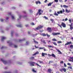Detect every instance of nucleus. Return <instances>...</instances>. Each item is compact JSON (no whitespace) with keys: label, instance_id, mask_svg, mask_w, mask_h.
<instances>
[{"label":"nucleus","instance_id":"nucleus-1","mask_svg":"<svg viewBox=\"0 0 73 73\" xmlns=\"http://www.w3.org/2000/svg\"><path fill=\"white\" fill-rule=\"evenodd\" d=\"M43 27H44V26H42L41 25H39V26L36 28L35 29H34V30L36 31L37 30H39V29L42 28Z\"/></svg>","mask_w":73,"mask_h":73},{"label":"nucleus","instance_id":"nucleus-2","mask_svg":"<svg viewBox=\"0 0 73 73\" xmlns=\"http://www.w3.org/2000/svg\"><path fill=\"white\" fill-rule=\"evenodd\" d=\"M60 71V72H62L63 71L64 72H66V68H62V69H60L59 70Z\"/></svg>","mask_w":73,"mask_h":73},{"label":"nucleus","instance_id":"nucleus-3","mask_svg":"<svg viewBox=\"0 0 73 73\" xmlns=\"http://www.w3.org/2000/svg\"><path fill=\"white\" fill-rule=\"evenodd\" d=\"M52 35L53 36H57V35H60V33H56L53 32L52 33Z\"/></svg>","mask_w":73,"mask_h":73},{"label":"nucleus","instance_id":"nucleus-4","mask_svg":"<svg viewBox=\"0 0 73 73\" xmlns=\"http://www.w3.org/2000/svg\"><path fill=\"white\" fill-rule=\"evenodd\" d=\"M47 31L48 32H52V28L50 27H48L47 29Z\"/></svg>","mask_w":73,"mask_h":73},{"label":"nucleus","instance_id":"nucleus-5","mask_svg":"<svg viewBox=\"0 0 73 73\" xmlns=\"http://www.w3.org/2000/svg\"><path fill=\"white\" fill-rule=\"evenodd\" d=\"M61 25L63 27V28H66V24L64 22H62L61 24Z\"/></svg>","mask_w":73,"mask_h":73},{"label":"nucleus","instance_id":"nucleus-6","mask_svg":"<svg viewBox=\"0 0 73 73\" xmlns=\"http://www.w3.org/2000/svg\"><path fill=\"white\" fill-rule=\"evenodd\" d=\"M1 60L5 64H6L7 63V62L6 60H3V59H1Z\"/></svg>","mask_w":73,"mask_h":73},{"label":"nucleus","instance_id":"nucleus-7","mask_svg":"<svg viewBox=\"0 0 73 73\" xmlns=\"http://www.w3.org/2000/svg\"><path fill=\"white\" fill-rule=\"evenodd\" d=\"M70 59L68 60V61L70 62H73V57H70Z\"/></svg>","mask_w":73,"mask_h":73},{"label":"nucleus","instance_id":"nucleus-8","mask_svg":"<svg viewBox=\"0 0 73 73\" xmlns=\"http://www.w3.org/2000/svg\"><path fill=\"white\" fill-rule=\"evenodd\" d=\"M36 64V63L35 62H30V64L31 66H35V64Z\"/></svg>","mask_w":73,"mask_h":73},{"label":"nucleus","instance_id":"nucleus-9","mask_svg":"<svg viewBox=\"0 0 73 73\" xmlns=\"http://www.w3.org/2000/svg\"><path fill=\"white\" fill-rule=\"evenodd\" d=\"M47 71L48 73H53V72H52V69L50 68H49L48 69Z\"/></svg>","mask_w":73,"mask_h":73},{"label":"nucleus","instance_id":"nucleus-10","mask_svg":"<svg viewBox=\"0 0 73 73\" xmlns=\"http://www.w3.org/2000/svg\"><path fill=\"white\" fill-rule=\"evenodd\" d=\"M41 9H39L38 10V13L39 15H41V14H42V13H41Z\"/></svg>","mask_w":73,"mask_h":73},{"label":"nucleus","instance_id":"nucleus-11","mask_svg":"<svg viewBox=\"0 0 73 73\" xmlns=\"http://www.w3.org/2000/svg\"><path fill=\"white\" fill-rule=\"evenodd\" d=\"M5 39H6V37H4L3 36H2L1 39V41H4V40H5Z\"/></svg>","mask_w":73,"mask_h":73},{"label":"nucleus","instance_id":"nucleus-12","mask_svg":"<svg viewBox=\"0 0 73 73\" xmlns=\"http://www.w3.org/2000/svg\"><path fill=\"white\" fill-rule=\"evenodd\" d=\"M33 42L35 44H38V42L36 41V40H35V39H33Z\"/></svg>","mask_w":73,"mask_h":73},{"label":"nucleus","instance_id":"nucleus-13","mask_svg":"<svg viewBox=\"0 0 73 73\" xmlns=\"http://www.w3.org/2000/svg\"><path fill=\"white\" fill-rule=\"evenodd\" d=\"M72 44V42H68L67 43L65 44V45H69L70 44Z\"/></svg>","mask_w":73,"mask_h":73},{"label":"nucleus","instance_id":"nucleus-14","mask_svg":"<svg viewBox=\"0 0 73 73\" xmlns=\"http://www.w3.org/2000/svg\"><path fill=\"white\" fill-rule=\"evenodd\" d=\"M45 55H47V54L44 53H42V57H45Z\"/></svg>","mask_w":73,"mask_h":73},{"label":"nucleus","instance_id":"nucleus-15","mask_svg":"<svg viewBox=\"0 0 73 73\" xmlns=\"http://www.w3.org/2000/svg\"><path fill=\"white\" fill-rule=\"evenodd\" d=\"M52 4H53V2L50 3L47 5V6L48 7H49V6H51V5H52Z\"/></svg>","mask_w":73,"mask_h":73},{"label":"nucleus","instance_id":"nucleus-16","mask_svg":"<svg viewBox=\"0 0 73 73\" xmlns=\"http://www.w3.org/2000/svg\"><path fill=\"white\" fill-rule=\"evenodd\" d=\"M40 35L42 36H46V34H45V33H43L40 34Z\"/></svg>","mask_w":73,"mask_h":73},{"label":"nucleus","instance_id":"nucleus-17","mask_svg":"<svg viewBox=\"0 0 73 73\" xmlns=\"http://www.w3.org/2000/svg\"><path fill=\"white\" fill-rule=\"evenodd\" d=\"M57 13L58 14H60V13L62 14V11H60V12L59 11H58L57 12Z\"/></svg>","mask_w":73,"mask_h":73},{"label":"nucleus","instance_id":"nucleus-18","mask_svg":"<svg viewBox=\"0 0 73 73\" xmlns=\"http://www.w3.org/2000/svg\"><path fill=\"white\" fill-rule=\"evenodd\" d=\"M65 11H66V12H67V13H69L70 12H71V11L70 10L68 11L67 9H66L65 10Z\"/></svg>","mask_w":73,"mask_h":73},{"label":"nucleus","instance_id":"nucleus-19","mask_svg":"<svg viewBox=\"0 0 73 73\" xmlns=\"http://www.w3.org/2000/svg\"><path fill=\"white\" fill-rule=\"evenodd\" d=\"M57 51L59 52V54H62V52H61V51H60L58 49H57Z\"/></svg>","mask_w":73,"mask_h":73},{"label":"nucleus","instance_id":"nucleus-20","mask_svg":"<svg viewBox=\"0 0 73 73\" xmlns=\"http://www.w3.org/2000/svg\"><path fill=\"white\" fill-rule=\"evenodd\" d=\"M38 62H39L40 64H44V62H43V61H41L40 60H38Z\"/></svg>","mask_w":73,"mask_h":73},{"label":"nucleus","instance_id":"nucleus-21","mask_svg":"<svg viewBox=\"0 0 73 73\" xmlns=\"http://www.w3.org/2000/svg\"><path fill=\"white\" fill-rule=\"evenodd\" d=\"M51 56H52L53 57H54V58H56V56H55V55L54 54H51Z\"/></svg>","mask_w":73,"mask_h":73},{"label":"nucleus","instance_id":"nucleus-22","mask_svg":"<svg viewBox=\"0 0 73 73\" xmlns=\"http://www.w3.org/2000/svg\"><path fill=\"white\" fill-rule=\"evenodd\" d=\"M25 38H24L23 40H19V42H21V41H24V40H25Z\"/></svg>","mask_w":73,"mask_h":73},{"label":"nucleus","instance_id":"nucleus-23","mask_svg":"<svg viewBox=\"0 0 73 73\" xmlns=\"http://www.w3.org/2000/svg\"><path fill=\"white\" fill-rule=\"evenodd\" d=\"M43 18L45 19V20H48V18L47 17H46L45 16H44Z\"/></svg>","mask_w":73,"mask_h":73},{"label":"nucleus","instance_id":"nucleus-24","mask_svg":"<svg viewBox=\"0 0 73 73\" xmlns=\"http://www.w3.org/2000/svg\"><path fill=\"white\" fill-rule=\"evenodd\" d=\"M38 53H39V52H38L37 51L36 52L35 54H33V56H34V55H36V54H38Z\"/></svg>","mask_w":73,"mask_h":73},{"label":"nucleus","instance_id":"nucleus-25","mask_svg":"<svg viewBox=\"0 0 73 73\" xmlns=\"http://www.w3.org/2000/svg\"><path fill=\"white\" fill-rule=\"evenodd\" d=\"M48 47L49 48H54V46H52L51 45H48Z\"/></svg>","mask_w":73,"mask_h":73},{"label":"nucleus","instance_id":"nucleus-26","mask_svg":"<svg viewBox=\"0 0 73 73\" xmlns=\"http://www.w3.org/2000/svg\"><path fill=\"white\" fill-rule=\"evenodd\" d=\"M63 7H64V8H68L69 7L68 6H66V5H64L63 6Z\"/></svg>","mask_w":73,"mask_h":73},{"label":"nucleus","instance_id":"nucleus-27","mask_svg":"<svg viewBox=\"0 0 73 73\" xmlns=\"http://www.w3.org/2000/svg\"><path fill=\"white\" fill-rule=\"evenodd\" d=\"M17 27H20V28H21V27H22V26L21 25H17Z\"/></svg>","mask_w":73,"mask_h":73},{"label":"nucleus","instance_id":"nucleus-28","mask_svg":"<svg viewBox=\"0 0 73 73\" xmlns=\"http://www.w3.org/2000/svg\"><path fill=\"white\" fill-rule=\"evenodd\" d=\"M54 15H55V16H58V14H57V13H56V12H55L54 14Z\"/></svg>","mask_w":73,"mask_h":73},{"label":"nucleus","instance_id":"nucleus-29","mask_svg":"<svg viewBox=\"0 0 73 73\" xmlns=\"http://www.w3.org/2000/svg\"><path fill=\"white\" fill-rule=\"evenodd\" d=\"M52 41H57V40L55 38H53L52 39Z\"/></svg>","mask_w":73,"mask_h":73},{"label":"nucleus","instance_id":"nucleus-30","mask_svg":"<svg viewBox=\"0 0 73 73\" xmlns=\"http://www.w3.org/2000/svg\"><path fill=\"white\" fill-rule=\"evenodd\" d=\"M52 43L54 45H57V43L56 42H52Z\"/></svg>","mask_w":73,"mask_h":73},{"label":"nucleus","instance_id":"nucleus-31","mask_svg":"<svg viewBox=\"0 0 73 73\" xmlns=\"http://www.w3.org/2000/svg\"><path fill=\"white\" fill-rule=\"evenodd\" d=\"M34 57H31L30 58V59H31V60H33V59H34Z\"/></svg>","mask_w":73,"mask_h":73},{"label":"nucleus","instance_id":"nucleus-32","mask_svg":"<svg viewBox=\"0 0 73 73\" xmlns=\"http://www.w3.org/2000/svg\"><path fill=\"white\" fill-rule=\"evenodd\" d=\"M33 71L34 73H37V71H35L34 69H33Z\"/></svg>","mask_w":73,"mask_h":73},{"label":"nucleus","instance_id":"nucleus-33","mask_svg":"<svg viewBox=\"0 0 73 73\" xmlns=\"http://www.w3.org/2000/svg\"><path fill=\"white\" fill-rule=\"evenodd\" d=\"M50 20L52 22V23H53V22L54 21V20L53 19H50Z\"/></svg>","mask_w":73,"mask_h":73},{"label":"nucleus","instance_id":"nucleus-34","mask_svg":"<svg viewBox=\"0 0 73 73\" xmlns=\"http://www.w3.org/2000/svg\"><path fill=\"white\" fill-rule=\"evenodd\" d=\"M35 64H36V65H37L38 66H39V67H41V66L39 65L38 64L36 63Z\"/></svg>","mask_w":73,"mask_h":73},{"label":"nucleus","instance_id":"nucleus-35","mask_svg":"<svg viewBox=\"0 0 73 73\" xmlns=\"http://www.w3.org/2000/svg\"><path fill=\"white\" fill-rule=\"evenodd\" d=\"M39 49H45V48L44 47H39Z\"/></svg>","mask_w":73,"mask_h":73},{"label":"nucleus","instance_id":"nucleus-36","mask_svg":"<svg viewBox=\"0 0 73 73\" xmlns=\"http://www.w3.org/2000/svg\"><path fill=\"white\" fill-rule=\"evenodd\" d=\"M58 44H60L62 43V42L61 41H58L57 42Z\"/></svg>","mask_w":73,"mask_h":73},{"label":"nucleus","instance_id":"nucleus-37","mask_svg":"<svg viewBox=\"0 0 73 73\" xmlns=\"http://www.w3.org/2000/svg\"><path fill=\"white\" fill-rule=\"evenodd\" d=\"M70 48L71 49H73V45H71L70 46Z\"/></svg>","mask_w":73,"mask_h":73},{"label":"nucleus","instance_id":"nucleus-38","mask_svg":"<svg viewBox=\"0 0 73 73\" xmlns=\"http://www.w3.org/2000/svg\"><path fill=\"white\" fill-rule=\"evenodd\" d=\"M58 26L60 27V28H62V27L61 26V25H59V24H58Z\"/></svg>","mask_w":73,"mask_h":73},{"label":"nucleus","instance_id":"nucleus-39","mask_svg":"<svg viewBox=\"0 0 73 73\" xmlns=\"http://www.w3.org/2000/svg\"><path fill=\"white\" fill-rule=\"evenodd\" d=\"M46 36H47V37H50V35H48V34H46Z\"/></svg>","mask_w":73,"mask_h":73},{"label":"nucleus","instance_id":"nucleus-40","mask_svg":"<svg viewBox=\"0 0 73 73\" xmlns=\"http://www.w3.org/2000/svg\"><path fill=\"white\" fill-rule=\"evenodd\" d=\"M68 65H69V66H71V64H70L69 63H67Z\"/></svg>","mask_w":73,"mask_h":73},{"label":"nucleus","instance_id":"nucleus-41","mask_svg":"<svg viewBox=\"0 0 73 73\" xmlns=\"http://www.w3.org/2000/svg\"><path fill=\"white\" fill-rule=\"evenodd\" d=\"M1 21V22H3V21L4 20V19H0Z\"/></svg>","mask_w":73,"mask_h":73},{"label":"nucleus","instance_id":"nucleus-42","mask_svg":"<svg viewBox=\"0 0 73 73\" xmlns=\"http://www.w3.org/2000/svg\"><path fill=\"white\" fill-rule=\"evenodd\" d=\"M13 31H11V36H13Z\"/></svg>","mask_w":73,"mask_h":73},{"label":"nucleus","instance_id":"nucleus-43","mask_svg":"<svg viewBox=\"0 0 73 73\" xmlns=\"http://www.w3.org/2000/svg\"><path fill=\"white\" fill-rule=\"evenodd\" d=\"M68 21H69L70 23H72V21L71 20L69 19L68 20Z\"/></svg>","mask_w":73,"mask_h":73},{"label":"nucleus","instance_id":"nucleus-44","mask_svg":"<svg viewBox=\"0 0 73 73\" xmlns=\"http://www.w3.org/2000/svg\"><path fill=\"white\" fill-rule=\"evenodd\" d=\"M54 2H56V3H57V2H58V0H55L54 1Z\"/></svg>","mask_w":73,"mask_h":73},{"label":"nucleus","instance_id":"nucleus-45","mask_svg":"<svg viewBox=\"0 0 73 73\" xmlns=\"http://www.w3.org/2000/svg\"><path fill=\"white\" fill-rule=\"evenodd\" d=\"M64 67H66V65L65 63H64Z\"/></svg>","mask_w":73,"mask_h":73},{"label":"nucleus","instance_id":"nucleus-46","mask_svg":"<svg viewBox=\"0 0 73 73\" xmlns=\"http://www.w3.org/2000/svg\"><path fill=\"white\" fill-rule=\"evenodd\" d=\"M3 73H11V72H5Z\"/></svg>","mask_w":73,"mask_h":73},{"label":"nucleus","instance_id":"nucleus-47","mask_svg":"<svg viewBox=\"0 0 73 73\" xmlns=\"http://www.w3.org/2000/svg\"><path fill=\"white\" fill-rule=\"evenodd\" d=\"M47 1H48V0H45L44 1V3H47Z\"/></svg>","mask_w":73,"mask_h":73},{"label":"nucleus","instance_id":"nucleus-48","mask_svg":"<svg viewBox=\"0 0 73 73\" xmlns=\"http://www.w3.org/2000/svg\"><path fill=\"white\" fill-rule=\"evenodd\" d=\"M25 26L26 27H29V25H26Z\"/></svg>","mask_w":73,"mask_h":73},{"label":"nucleus","instance_id":"nucleus-49","mask_svg":"<svg viewBox=\"0 0 73 73\" xmlns=\"http://www.w3.org/2000/svg\"><path fill=\"white\" fill-rule=\"evenodd\" d=\"M53 62V61H50L48 64H50V62L52 63V62Z\"/></svg>","mask_w":73,"mask_h":73},{"label":"nucleus","instance_id":"nucleus-50","mask_svg":"<svg viewBox=\"0 0 73 73\" xmlns=\"http://www.w3.org/2000/svg\"><path fill=\"white\" fill-rule=\"evenodd\" d=\"M60 64H62L63 63H64V61H61L60 62Z\"/></svg>","mask_w":73,"mask_h":73},{"label":"nucleus","instance_id":"nucleus-51","mask_svg":"<svg viewBox=\"0 0 73 73\" xmlns=\"http://www.w3.org/2000/svg\"><path fill=\"white\" fill-rule=\"evenodd\" d=\"M35 48H38V47L36 46V45H35Z\"/></svg>","mask_w":73,"mask_h":73},{"label":"nucleus","instance_id":"nucleus-52","mask_svg":"<svg viewBox=\"0 0 73 73\" xmlns=\"http://www.w3.org/2000/svg\"><path fill=\"white\" fill-rule=\"evenodd\" d=\"M68 68H70V69H72V67H68Z\"/></svg>","mask_w":73,"mask_h":73},{"label":"nucleus","instance_id":"nucleus-53","mask_svg":"<svg viewBox=\"0 0 73 73\" xmlns=\"http://www.w3.org/2000/svg\"><path fill=\"white\" fill-rule=\"evenodd\" d=\"M48 56H49V57H50V56H52V55H50L49 54H48Z\"/></svg>","mask_w":73,"mask_h":73},{"label":"nucleus","instance_id":"nucleus-54","mask_svg":"<svg viewBox=\"0 0 73 73\" xmlns=\"http://www.w3.org/2000/svg\"><path fill=\"white\" fill-rule=\"evenodd\" d=\"M43 43H44V44H46V42H45V41L44 40L43 41Z\"/></svg>","mask_w":73,"mask_h":73},{"label":"nucleus","instance_id":"nucleus-55","mask_svg":"<svg viewBox=\"0 0 73 73\" xmlns=\"http://www.w3.org/2000/svg\"><path fill=\"white\" fill-rule=\"evenodd\" d=\"M27 16H24L23 17V18H26V17H27Z\"/></svg>","mask_w":73,"mask_h":73},{"label":"nucleus","instance_id":"nucleus-56","mask_svg":"<svg viewBox=\"0 0 73 73\" xmlns=\"http://www.w3.org/2000/svg\"><path fill=\"white\" fill-rule=\"evenodd\" d=\"M62 11V12H63V13L65 12V10H64V9H63Z\"/></svg>","mask_w":73,"mask_h":73},{"label":"nucleus","instance_id":"nucleus-57","mask_svg":"<svg viewBox=\"0 0 73 73\" xmlns=\"http://www.w3.org/2000/svg\"><path fill=\"white\" fill-rule=\"evenodd\" d=\"M10 40H9L7 41V43H10Z\"/></svg>","mask_w":73,"mask_h":73},{"label":"nucleus","instance_id":"nucleus-58","mask_svg":"<svg viewBox=\"0 0 73 73\" xmlns=\"http://www.w3.org/2000/svg\"><path fill=\"white\" fill-rule=\"evenodd\" d=\"M12 19H15V18L14 17H13V16H12Z\"/></svg>","mask_w":73,"mask_h":73},{"label":"nucleus","instance_id":"nucleus-59","mask_svg":"<svg viewBox=\"0 0 73 73\" xmlns=\"http://www.w3.org/2000/svg\"><path fill=\"white\" fill-rule=\"evenodd\" d=\"M68 20V18H66V19H65V21H67Z\"/></svg>","mask_w":73,"mask_h":73},{"label":"nucleus","instance_id":"nucleus-60","mask_svg":"<svg viewBox=\"0 0 73 73\" xmlns=\"http://www.w3.org/2000/svg\"><path fill=\"white\" fill-rule=\"evenodd\" d=\"M43 31V30H42V31H40V32H41V33Z\"/></svg>","mask_w":73,"mask_h":73},{"label":"nucleus","instance_id":"nucleus-61","mask_svg":"<svg viewBox=\"0 0 73 73\" xmlns=\"http://www.w3.org/2000/svg\"><path fill=\"white\" fill-rule=\"evenodd\" d=\"M14 47H15V48H17V46L16 45H15L14 46Z\"/></svg>","mask_w":73,"mask_h":73},{"label":"nucleus","instance_id":"nucleus-62","mask_svg":"<svg viewBox=\"0 0 73 73\" xmlns=\"http://www.w3.org/2000/svg\"><path fill=\"white\" fill-rule=\"evenodd\" d=\"M36 4H38V1H36Z\"/></svg>","mask_w":73,"mask_h":73},{"label":"nucleus","instance_id":"nucleus-63","mask_svg":"<svg viewBox=\"0 0 73 73\" xmlns=\"http://www.w3.org/2000/svg\"><path fill=\"white\" fill-rule=\"evenodd\" d=\"M9 15H11V13H9Z\"/></svg>","mask_w":73,"mask_h":73},{"label":"nucleus","instance_id":"nucleus-64","mask_svg":"<svg viewBox=\"0 0 73 73\" xmlns=\"http://www.w3.org/2000/svg\"><path fill=\"white\" fill-rule=\"evenodd\" d=\"M38 3H39V4H41V2H40V1H38Z\"/></svg>","mask_w":73,"mask_h":73}]
</instances>
